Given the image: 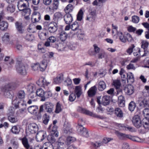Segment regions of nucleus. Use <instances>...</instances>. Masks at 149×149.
<instances>
[{"instance_id": "obj_1", "label": "nucleus", "mask_w": 149, "mask_h": 149, "mask_svg": "<svg viewBox=\"0 0 149 149\" xmlns=\"http://www.w3.org/2000/svg\"><path fill=\"white\" fill-rule=\"evenodd\" d=\"M18 85L15 82H10L6 83L2 88V91L5 96L8 98H11L12 96L9 91L15 89Z\"/></svg>"}, {"instance_id": "obj_2", "label": "nucleus", "mask_w": 149, "mask_h": 149, "mask_svg": "<svg viewBox=\"0 0 149 149\" xmlns=\"http://www.w3.org/2000/svg\"><path fill=\"white\" fill-rule=\"evenodd\" d=\"M26 89L29 93L30 99L27 102H36L37 100L36 96L37 95V89H36V86L33 84H31L28 85Z\"/></svg>"}, {"instance_id": "obj_3", "label": "nucleus", "mask_w": 149, "mask_h": 149, "mask_svg": "<svg viewBox=\"0 0 149 149\" xmlns=\"http://www.w3.org/2000/svg\"><path fill=\"white\" fill-rule=\"evenodd\" d=\"M38 96L39 98L38 99H40L41 101H44L46 98H48L51 97L52 95V94L51 92L49 91L48 92H45L41 88L38 89Z\"/></svg>"}, {"instance_id": "obj_4", "label": "nucleus", "mask_w": 149, "mask_h": 149, "mask_svg": "<svg viewBox=\"0 0 149 149\" xmlns=\"http://www.w3.org/2000/svg\"><path fill=\"white\" fill-rule=\"evenodd\" d=\"M32 4L31 7L33 11V13L31 18L32 22L35 23L37 22L36 15L37 13V0H32Z\"/></svg>"}, {"instance_id": "obj_5", "label": "nucleus", "mask_w": 149, "mask_h": 149, "mask_svg": "<svg viewBox=\"0 0 149 149\" xmlns=\"http://www.w3.org/2000/svg\"><path fill=\"white\" fill-rule=\"evenodd\" d=\"M64 142V139L60 138L56 143L52 144L53 145V149H65Z\"/></svg>"}, {"instance_id": "obj_6", "label": "nucleus", "mask_w": 149, "mask_h": 149, "mask_svg": "<svg viewBox=\"0 0 149 149\" xmlns=\"http://www.w3.org/2000/svg\"><path fill=\"white\" fill-rule=\"evenodd\" d=\"M27 66L24 64L21 63L18 64L16 66V69L17 72L23 75L26 74Z\"/></svg>"}, {"instance_id": "obj_7", "label": "nucleus", "mask_w": 149, "mask_h": 149, "mask_svg": "<svg viewBox=\"0 0 149 149\" xmlns=\"http://www.w3.org/2000/svg\"><path fill=\"white\" fill-rule=\"evenodd\" d=\"M97 99V102H113L112 97L108 95H105L102 97L98 96Z\"/></svg>"}, {"instance_id": "obj_8", "label": "nucleus", "mask_w": 149, "mask_h": 149, "mask_svg": "<svg viewBox=\"0 0 149 149\" xmlns=\"http://www.w3.org/2000/svg\"><path fill=\"white\" fill-rule=\"evenodd\" d=\"M77 131L79 134L85 137H88L89 136L88 131L82 126L77 127Z\"/></svg>"}, {"instance_id": "obj_9", "label": "nucleus", "mask_w": 149, "mask_h": 149, "mask_svg": "<svg viewBox=\"0 0 149 149\" xmlns=\"http://www.w3.org/2000/svg\"><path fill=\"white\" fill-rule=\"evenodd\" d=\"M134 125L137 128L140 127L142 125V122L140 117L137 115L134 116L132 120Z\"/></svg>"}, {"instance_id": "obj_10", "label": "nucleus", "mask_w": 149, "mask_h": 149, "mask_svg": "<svg viewBox=\"0 0 149 149\" xmlns=\"http://www.w3.org/2000/svg\"><path fill=\"white\" fill-rule=\"evenodd\" d=\"M57 24L56 22H51L48 25V30L51 33H55L57 30Z\"/></svg>"}, {"instance_id": "obj_11", "label": "nucleus", "mask_w": 149, "mask_h": 149, "mask_svg": "<svg viewBox=\"0 0 149 149\" xmlns=\"http://www.w3.org/2000/svg\"><path fill=\"white\" fill-rule=\"evenodd\" d=\"M77 110L82 113L88 115L93 117H97L95 114H93L92 112L84 109L80 107H78Z\"/></svg>"}, {"instance_id": "obj_12", "label": "nucleus", "mask_w": 149, "mask_h": 149, "mask_svg": "<svg viewBox=\"0 0 149 149\" xmlns=\"http://www.w3.org/2000/svg\"><path fill=\"white\" fill-rule=\"evenodd\" d=\"M25 95V93L24 91H20L18 93V98H16V102H24V99Z\"/></svg>"}, {"instance_id": "obj_13", "label": "nucleus", "mask_w": 149, "mask_h": 149, "mask_svg": "<svg viewBox=\"0 0 149 149\" xmlns=\"http://www.w3.org/2000/svg\"><path fill=\"white\" fill-rule=\"evenodd\" d=\"M97 90V87L95 85L91 87L87 92L88 96L90 97L94 96L96 93Z\"/></svg>"}, {"instance_id": "obj_14", "label": "nucleus", "mask_w": 149, "mask_h": 149, "mask_svg": "<svg viewBox=\"0 0 149 149\" xmlns=\"http://www.w3.org/2000/svg\"><path fill=\"white\" fill-rule=\"evenodd\" d=\"M31 9L28 8H26L22 10V15L24 16L26 20L30 19V16L31 14Z\"/></svg>"}, {"instance_id": "obj_15", "label": "nucleus", "mask_w": 149, "mask_h": 149, "mask_svg": "<svg viewBox=\"0 0 149 149\" xmlns=\"http://www.w3.org/2000/svg\"><path fill=\"white\" fill-rule=\"evenodd\" d=\"M63 78V74H59L54 79L53 83L55 84H59L62 81Z\"/></svg>"}, {"instance_id": "obj_16", "label": "nucleus", "mask_w": 149, "mask_h": 149, "mask_svg": "<svg viewBox=\"0 0 149 149\" xmlns=\"http://www.w3.org/2000/svg\"><path fill=\"white\" fill-rule=\"evenodd\" d=\"M125 93L128 95L132 94L134 91V87L132 85H128L124 89Z\"/></svg>"}, {"instance_id": "obj_17", "label": "nucleus", "mask_w": 149, "mask_h": 149, "mask_svg": "<svg viewBox=\"0 0 149 149\" xmlns=\"http://www.w3.org/2000/svg\"><path fill=\"white\" fill-rule=\"evenodd\" d=\"M64 20L66 24H69L73 21V18L71 14L67 13L64 16Z\"/></svg>"}, {"instance_id": "obj_18", "label": "nucleus", "mask_w": 149, "mask_h": 149, "mask_svg": "<svg viewBox=\"0 0 149 149\" xmlns=\"http://www.w3.org/2000/svg\"><path fill=\"white\" fill-rule=\"evenodd\" d=\"M28 111L31 114L34 116H37V107L36 106H32L29 107L28 109Z\"/></svg>"}, {"instance_id": "obj_19", "label": "nucleus", "mask_w": 149, "mask_h": 149, "mask_svg": "<svg viewBox=\"0 0 149 149\" xmlns=\"http://www.w3.org/2000/svg\"><path fill=\"white\" fill-rule=\"evenodd\" d=\"M17 6L19 10L20 11H22L26 8V5L24 3V1L19 0L18 2Z\"/></svg>"}, {"instance_id": "obj_20", "label": "nucleus", "mask_w": 149, "mask_h": 149, "mask_svg": "<svg viewBox=\"0 0 149 149\" xmlns=\"http://www.w3.org/2000/svg\"><path fill=\"white\" fill-rule=\"evenodd\" d=\"M8 26V24L7 22L0 20V30L5 31L7 29Z\"/></svg>"}, {"instance_id": "obj_21", "label": "nucleus", "mask_w": 149, "mask_h": 149, "mask_svg": "<svg viewBox=\"0 0 149 149\" xmlns=\"http://www.w3.org/2000/svg\"><path fill=\"white\" fill-rule=\"evenodd\" d=\"M63 17V15L61 13L59 12H56L54 15L53 19L56 22H58L59 20L62 18Z\"/></svg>"}, {"instance_id": "obj_22", "label": "nucleus", "mask_w": 149, "mask_h": 149, "mask_svg": "<svg viewBox=\"0 0 149 149\" xmlns=\"http://www.w3.org/2000/svg\"><path fill=\"white\" fill-rule=\"evenodd\" d=\"M59 6L58 0H54L52 7H49V9L51 11H54V10H57Z\"/></svg>"}, {"instance_id": "obj_23", "label": "nucleus", "mask_w": 149, "mask_h": 149, "mask_svg": "<svg viewBox=\"0 0 149 149\" xmlns=\"http://www.w3.org/2000/svg\"><path fill=\"white\" fill-rule=\"evenodd\" d=\"M47 66V63L45 60L42 61L39 64V68L40 71H45Z\"/></svg>"}, {"instance_id": "obj_24", "label": "nucleus", "mask_w": 149, "mask_h": 149, "mask_svg": "<svg viewBox=\"0 0 149 149\" xmlns=\"http://www.w3.org/2000/svg\"><path fill=\"white\" fill-rule=\"evenodd\" d=\"M74 3L68 4L65 8L64 10L66 13L72 12L74 8Z\"/></svg>"}, {"instance_id": "obj_25", "label": "nucleus", "mask_w": 149, "mask_h": 149, "mask_svg": "<svg viewBox=\"0 0 149 149\" xmlns=\"http://www.w3.org/2000/svg\"><path fill=\"white\" fill-rule=\"evenodd\" d=\"M106 88V84L105 82L103 81H100L98 84V90L100 91H103Z\"/></svg>"}, {"instance_id": "obj_26", "label": "nucleus", "mask_w": 149, "mask_h": 149, "mask_svg": "<svg viewBox=\"0 0 149 149\" xmlns=\"http://www.w3.org/2000/svg\"><path fill=\"white\" fill-rule=\"evenodd\" d=\"M57 127L56 125H50L48 128L49 132H50L51 134L56 132L57 131Z\"/></svg>"}, {"instance_id": "obj_27", "label": "nucleus", "mask_w": 149, "mask_h": 149, "mask_svg": "<svg viewBox=\"0 0 149 149\" xmlns=\"http://www.w3.org/2000/svg\"><path fill=\"white\" fill-rule=\"evenodd\" d=\"M44 31V30L43 31V32H42L41 31H39V38L42 40H44L46 39L48 34V33H47Z\"/></svg>"}, {"instance_id": "obj_28", "label": "nucleus", "mask_w": 149, "mask_h": 149, "mask_svg": "<svg viewBox=\"0 0 149 149\" xmlns=\"http://www.w3.org/2000/svg\"><path fill=\"white\" fill-rule=\"evenodd\" d=\"M127 81L131 83H133L134 81V77L132 72H130L127 73Z\"/></svg>"}, {"instance_id": "obj_29", "label": "nucleus", "mask_w": 149, "mask_h": 149, "mask_svg": "<svg viewBox=\"0 0 149 149\" xmlns=\"http://www.w3.org/2000/svg\"><path fill=\"white\" fill-rule=\"evenodd\" d=\"M64 133L67 134H70L72 132V130L69 126L64 124L63 128Z\"/></svg>"}, {"instance_id": "obj_30", "label": "nucleus", "mask_w": 149, "mask_h": 149, "mask_svg": "<svg viewBox=\"0 0 149 149\" xmlns=\"http://www.w3.org/2000/svg\"><path fill=\"white\" fill-rule=\"evenodd\" d=\"M16 27L18 32L20 33H22L24 32V30L23 29L21 23L17 22L15 23Z\"/></svg>"}, {"instance_id": "obj_31", "label": "nucleus", "mask_w": 149, "mask_h": 149, "mask_svg": "<svg viewBox=\"0 0 149 149\" xmlns=\"http://www.w3.org/2000/svg\"><path fill=\"white\" fill-rule=\"evenodd\" d=\"M117 34L122 42L124 43H125L126 42V38L124 37L122 32L120 31H117Z\"/></svg>"}, {"instance_id": "obj_32", "label": "nucleus", "mask_w": 149, "mask_h": 149, "mask_svg": "<svg viewBox=\"0 0 149 149\" xmlns=\"http://www.w3.org/2000/svg\"><path fill=\"white\" fill-rule=\"evenodd\" d=\"M74 92L77 97H79L82 94L81 87L79 86H76L75 88Z\"/></svg>"}, {"instance_id": "obj_33", "label": "nucleus", "mask_w": 149, "mask_h": 149, "mask_svg": "<svg viewBox=\"0 0 149 149\" xmlns=\"http://www.w3.org/2000/svg\"><path fill=\"white\" fill-rule=\"evenodd\" d=\"M79 24L77 22H75L72 24L70 26V28L73 31H78V30H81L79 29Z\"/></svg>"}, {"instance_id": "obj_34", "label": "nucleus", "mask_w": 149, "mask_h": 149, "mask_svg": "<svg viewBox=\"0 0 149 149\" xmlns=\"http://www.w3.org/2000/svg\"><path fill=\"white\" fill-rule=\"evenodd\" d=\"M12 132L15 134H18L20 131V128L18 125H15L13 126L11 129Z\"/></svg>"}, {"instance_id": "obj_35", "label": "nucleus", "mask_w": 149, "mask_h": 149, "mask_svg": "<svg viewBox=\"0 0 149 149\" xmlns=\"http://www.w3.org/2000/svg\"><path fill=\"white\" fill-rule=\"evenodd\" d=\"M38 135L39 136V139H40V141H42L46 137L45 132L44 131H40L38 132Z\"/></svg>"}, {"instance_id": "obj_36", "label": "nucleus", "mask_w": 149, "mask_h": 149, "mask_svg": "<svg viewBox=\"0 0 149 149\" xmlns=\"http://www.w3.org/2000/svg\"><path fill=\"white\" fill-rule=\"evenodd\" d=\"M67 37L68 34L64 31H63L60 33V38L62 41H63L65 40Z\"/></svg>"}, {"instance_id": "obj_37", "label": "nucleus", "mask_w": 149, "mask_h": 149, "mask_svg": "<svg viewBox=\"0 0 149 149\" xmlns=\"http://www.w3.org/2000/svg\"><path fill=\"white\" fill-rule=\"evenodd\" d=\"M75 140V139L74 137L69 136L67 138L66 140L65 141L64 143L66 145H69Z\"/></svg>"}, {"instance_id": "obj_38", "label": "nucleus", "mask_w": 149, "mask_h": 149, "mask_svg": "<svg viewBox=\"0 0 149 149\" xmlns=\"http://www.w3.org/2000/svg\"><path fill=\"white\" fill-rule=\"evenodd\" d=\"M22 142L24 147L27 149H28L29 147V145L27 139L24 137L22 139Z\"/></svg>"}, {"instance_id": "obj_39", "label": "nucleus", "mask_w": 149, "mask_h": 149, "mask_svg": "<svg viewBox=\"0 0 149 149\" xmlns=\"http://www.w3.org/2000/svg\"><path fill=\"white\" fill-rule=\"evenodd\" d=\"M77 34V38L80 40H82L84 38L85 35L82 32L81 30H78V31L76 32Z\"/></svg>"}, {"instance_id": "obj_40", "label": "nucleus", "mask_w": 149, "mask_h": 149, "mask_svg": "<svg viewBox=\"0 0 149 149\" xmlns=\"http://www.w3.org/2000/svg\"><path fill=\"white\" fill-rule=\"evenodd\" d=\"M115 113L118 117H122L123 116V113L121 109L119 108H116L115 109Z\"/></svg>"}, {"instance_id": "obj_41", "label": "nucleus", "mask_w": 149, "mask_h": 149, "mask_svg": "<svg viewBox=\"0 0 149 149\" xmlns=\"http://www.w3.org/2000/svg\"><path fill=\"white\" fill-rule=\"evenodd\" d=\"M83 12L82 10L81 9L78 12L77 15V19L79 21H81L82 19Z\"/></svg>"}, {"instance_id": "obj_42", "label": "nucleus", "mask_w": 149, "mask_h": 149, "mask_svg": "<svg viewBox=\"0 0 149 149\" xmlns=\"http://www.w3.org/2000/svg\"><path fill=\"white\" fill-rule=\"evenodd\" d=\"M113 85H114L116 89L119 88L121 86V83L120 80H115L113 81Z\"/></svg>"}, {"instance_id": "obj_43", "label": "nucleus", "mask_w": 149, "mask_h": 149, "mask_svg": "<svg viewBox=\"0 0 149 149\" xmlns=\"http://www.w3.org/2000/svg\"><path fill=\"white\" fill-rule=\"evenodd\" d=\"M143 114L145 118L149 119V109H145L143 111Z\"/></svg>"}, {"instance_id": "obj_44", "label": "nucleus", "mask_w": 149, "mask_h": 149, "mask_svg": "<svg viewBox=\"0 0 149 149\" xmlns=\"http://www.w3.org/2000/svg\"><path fill=\"white\" fill-rule=\"evenodd\" d=\"M45 145L47 146L46 147H40L39 149H53V145L50 143H46Z\"/></svg>"}, {"instance_id": "obj_45", "label": "nucleus", "mask_w": 149, "mask_h": 149, "mask_svg": "<svg viewBox=\"0 0 149 149\" xmlns=\"http://www.w3.org/2000/svg\"><path fill=\"white\" fill-rule=\"evenodd\" d=\"M62 110V107L60 103H57L56 108L55 110V112L56 113H58L61 111Z\"/></svg>"}, {"instance_id": "obj_46", "label": "nucleus", "mask_w": 149, "mask_h": 149, "mask_svg": "<svg viewBox=\"0 0 149 149\" xmlns=\"http://www.w3.org/2000/svg\"><path fill=\"white\" fill-rule=\"evenodd\" d=\"M98 106L97 107V109L98 112H100V111H103V109L102 108L101 105L106 106L108 105L109 103H98Z\"/></svg>"}, {"instance_id": "obj_47", "label": "nucleus", "mask_w": 149, "mask_h": 149, "mask_svg": "<svg viewBox=\"0 0 149 149\" xmlns=\"http://www.w3.org/2000/svg\"><path fill=\"white\" fill-rule=\"evenodd\" d=\"M25 38L26 40L28 41H31L34 39V37L32 34L29 33L26 34L25 37Z\"/></svg>"}, {"instance_id": "obj_48", "label": "nucleus", "mask_w": 149, "mask_h": 149, "mask_svg": "<svg viewBox=\"0 0 149 149\" xmlns=\"http://www.w3.org/2000/svg\"><path fill=\"white\" fill-rule=\"evenodd\" d=\"M15 9V6L11 4L9 5L7 8V10L11 13L14 12Z\"/></svg>"}, {"instance_id": "obj_49", "label": "nucleus", "mask_w": 149, "mask_h": 149, "mask_svg": "<svg viewBox=\"0 0 149 149\" xmlns=\"http://www.w3.org/2000/svg\"><path fill=\"white\" fill-rule=\"evenodd\" d=\"M45 80V78L44 77H40L39 79V84H38V85L41 86H44Z\"/></svg>"}, {"instance_id": "obj_50", "label": "nucleus", "mask_w": 149, "mask_h": 149, "mask_svg": "<svg viewBox=\"0 0 149 149\" xmlns=\"http://www.w3.org/2000/svg\"><path fill=\"white\" fill-rule=\"evenodd\" d=\"M2 40L4 42H8L9 39V35L8 33H5L2 38Z\"/></svg>"}, {"instance_id": "obj_51", "label": "nucleus", "mask_w": 149, "mask_h": 149, "mask_svg": "<svg viewBox=\"0 0 149 149\" xmlns=\"http://www.w3.org/2000/svg\"><path fill=\"white\" fill-rule=\"evenodd\" d=\"M49 120V117L46 114H45L43 118V122L45 125L47 124Z\"/></svg>"}, {"instance_id": "obj_52", "label": "nucleus", "mask_w": 149, "mask_h": 149, "mask_svg": "<svg viewBox=\"0 0 149 149\" xmlns=\"http://www.w3.org/2000/svg\"><path fill=\"white\" fill-rule=\"evenodd\" d=\"M139 20V17L136 15H134L132 17V21L133 23H138Z\"/></svg>"}, {"instance_id": "obj_53", "label": "nucleus", "mask_w": 149, "mask_h": 149, "mask_svg": "<svg viewBox=\"0 0 149 149\" xmlns=\"http://www.w3.org/2000/svg\"><path fill=\"white\" fill-rule=\"evenodd\" d=\"M8 119L12 123H14L17 121L16 118L13 117V116H8Z\"/></svg>"}, {"instance_id": "obj_54", "label": "nucleus", "mask_w": 149, "mask_h": 149, "mask_svg": "<svg viewBox=\"0 0 149 149\" xmlns=\"http://www.w3.org/2000/svg\"><path fill=\"white\" fill-rule=\"evenodd\" d=\"M15 113V109L13 107H10L8 109V116H13Z\"/></svg>"}, {"instance_id": "obj_55", "label": "nucleus", "mask_w": 149, "mask_h": 149, "mask_svg": "<svg viewBox=\"0 0 149 149\" xmlns=\"http://www.w3.org/2000/svg\"><path fill=\"white\" fill-rule=\"evenodd\" d=\"M116 135L120 139H123L125 138V134L123 133L116 131L115 132Z\"/></svg>"}, {"instance_id": "obj_56", "label": "nucleus", "mask_w": 149, "mask_h": 149, "mask_svg": "<svg viewBox=\"0 0 149 149\" xmlns=\"http://www.w3.org/2000/svg\"><path fill=\"white\" fill-rule=\"evenodd\" d=\"M28 29L29 32L34 33L37 29V26L35 27L33 25L31 26H29Z\"/></svg>"}, {"instance_id": "obj_57", "label": "nucleus", "mask_w": 149, "mask_h": 149, "mask_svg": "<svg viewBox=\"0 0 149 149\" xmlns=\"http://www.w3.org/2000/svg\"><path fill=\"white\" fill-rule=\"evenodd\" d=\"M148 42L144 40L141 42V47L142 48L144 49L148 47Z\"/></svg>"}, {"instance_id": "obj_58", "label": "nucleus", "mask_w": 149, "mask_h": 149, "mask_svg": "<svg viewBox=\"0 0 149 149\" xmlns=\"http://www.w3.org/2000/svg\"><path fill=\"white\" fill-rule=\"evenodd\" d=\"M135 107V103H130L129 104V109L131 111H134Z\"/></svg>"}, {"instance_id": "obj_59", "label": "nucleus", "mask_w": 149, "mask_h": 149, "mask_svg": "<svg viewBox=\"0 0 149 149\" xmlns=\"http://www.w3.org/2000/svg\"><path fill=\"white\" fill-rule=\"evenodd\" d=\"M107 56V55L106 52L103 51L102 53H100L98 54V58L99 59H102L105 58Z\"/></svg>"}, {"instance_id": "obj_60", "label": "nucleus", "mask_w": 149, "mask_h": 149, "mask_svg": "<svg viewBox=\"0 0 149 149\" xmlns=\"http://www.w3.org/2000/svg\"><path fill=\"white\" fill-rule=\"evenodd\" d=\"M126 68L127 70H134L136 69V67L134 65L131 63H130L126 66Z\"/></svg>"}, {"instance_id": "obj_61", "label": "nucleus", "mask_w": 149, "mask_h": 149, "mask_svg": "<svg viewBox=\"0 0 149 149\" xmlns=\"http://www.w3.org/2000/svg\"><path fill=\"white\" fill-rule=\"evenodd\" d=\"M132 140L139 142H141L143 141V140L139 137L134 136H133Z\"/></svg>"}, {"instance_id": "obj_62", "label": "nucleus", "mask_w": 149, "mask_h": 149, "mask_svg": "<svg viewBox=\"0 0 149 149\" xmlns=\"http://www.w3.org/2000/svg\"><path fill=\"white\" fill-rule=\"evenodd\" d=\"M135 47V46L134 44L132 45L127 49V52L129 54H130L132 53L133 50Z\"/></svg>"}, {"instance_id": "obj_63", "label": "nucleus", "mask_w": 149, "mask_h": 149, "mask_svg": "<svg viewBox=\"0 0 149 149\" xmlns=\"http://www.w3.org/2000/svg\"><path fill=\"white\" fill-rule=\"evenodd\" d=\"M103 145V143L102 141L97 142L93 143V146L95 148L99 147Z\"/></svg>"}, {"instance_id": "obj_64", "label": "nucleus", "mask_w": 149, "mask_h": 149, "mask_svg": "<svg viewBox=\"0 0 149 149\" xmlns=\"http://www.w3.org/2000/svg\"><path fill=\"white\" fill-rule=\"evenodd\" d=\"M76 96L74 93H72L69 96V100L70 102L73 101L76 99Z\"/></svg>"}]
</instances>
